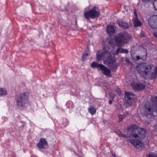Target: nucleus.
I'll list each match as a JSON object with an SVG mask.
<instances>
[{
  "instance_id": "nucleus-1",
  "label": "nucleus",
  "mask_w": 157,
  "mask_h": 157,
  "mask_svg": "<svg viewBox=\"0 0 157 157\" xmlns=\"http://www.w3.org/2000/svg\"><path fill=\"white\" fill-rule=\"evenodd\" d=\"M131 129L130 136L134 137L136 140L129 139L130 142L135 147L138 148H143L144 144L141 141L145 137L146 130L144 128L137 127L135 124L132 126Z\"/></svg>"
},
{
  "instance_id": "nucleus-2",
  "label": "nucleus",
  "mask_w": 157,
  "mask_h": 157,
  "mask_svg": "<svg viewBox=\"0 0 157 157\" xmlns=\"http://www.w3.org/2000/svg\"><path fill=\"white\" fill-rule=\"evenodd\" d=\"M131 38V36L126 32L119 33L115 36V44L118 48L115 53L116 55H117L119 53H121L122 50L121 47L128 43Z\"/></svg>"
},
{
  "instance_id": "nucleus-3",
  "label": "nucleus",
  "mask_w": 157,
  "mask_h": 157,
  "mask_svg": "<svg viewBox=\"0 0 157 157\" xmlns=\"http://www.w3.org/2000/svg\"><path fill=\"white\" fill-rule=\"evenodd\" d=\"M151 101L153 102V104H146L143 109L141 112L148 118H153L157 115V109L156 106L157 103V97L155 96H153L151 98Z\"/></svg>"
},
{
  "instance_id": "nucleus-4",
  "label": "nucleus",
  "mask_w": 157,
  "mask_h": 157,
  "mask_svg": "<svg viewBox=\"0 0 157 157\" xmlns=\"http://www.w3.org/2000/svg\"><path fill=\"white\" fill-rule=\"evenodd\" d=\"M136 69L138 73L142 77L153 79L157 76V68L154 71H152V68L150 65H140L137 67Z\"/></svg>"
},
{
  "instance_id": "nucleus-5",
  "label": "nucleus",
  "mask_w": 157,
  "mask_h": 157,
  "mask_svg": "<svg viewBox=\"0 0 157 157\" xmlns=\"http://www.w3.org/2000/svg\"><path fill=\"white\" fill-rule=\"evenodd\" d=\"M97 7H94L92 9L84 13L85 18L88 20H89L90 18L92 19L96 18L100 15V12L96 10Z\"/></svg>"
},
{
  "instance_id": "nucleus-6",
  "label": "nucleus",
  "mask_w": 157,
  "mask_h": 157,
  "mask_svg": "<svg viewBox=\"0 0 157 157\" xmlns=\"http://www.w3.org/2000/svg\"><path fill=\"white\" fill-rule=\"evenodd\" d=\"M91 67L93 68H99L102 73L106 75H109L110 74V71L104 65L98 63L96 62H94L91 63Z\"/></svg>"
},
{
  "instance_id": "nucleus-7",
  "label": "nucleus",
  "mask_w": 157,
  "mask_h": 157,
  "mask_svg": "<svg viewBox=\"0 0 157 157\" xmlns=\"http://www.w3.org/2000/svg\"><path fill=\"white\" fill-rule=\"evenodd\" d=\"M28 94L24 93L20 96L17 101L18 105L21 107L25 106V104L28 103Z\"/></svg>"
},
{
  "instance_id": "nucleus-8",
  "label": "nucleus",
  "mask_w": 157,
  "mask_h": 157,
  "mask_svg": "<svg viewBox=\"0 0 157 157\" xmlns=\"http://www.w3.org/2000/svg\"><path fill=\"white\" fill-rule=\"evenodd\" d=\"M136 96L128 92H125L124 98L125 103L131 105L135 102Z\"/></svg>"
},
{
  "instance_id": "nucleus-9",
  "label": "nucleus",
  "mask_w": 157,
  "mask_h": 157,
  "mask_svg": "<svg viewBox=\"0 0 157 157\" xmlns=\"http://www.w3.org/2000/svg\"><path fill=\"white\" fill-rule=\"evenodd\" d=\"M148 22L152 28L157 29V15L151 16L148 20Z\"/></svg>"
},
{
  "instance_id": "nucleus-10",
  "label": "nucleus",
  "mask_w": 157,
  "mask_h": 157,
  "mask_svg": "<svg viewBox=\"0 0 157 157\" xmlns=\"http://www.w3.org/2000/svg\"><path fill=\"white\" fill-rule=\"evenodd\" d=\"M109 54V50H104L101 53L99 51L97 53V58L98 60H103L104 59H105L106 57H108Z\"/></svg>"
},
{
  "instance_id": "nucleus-11",
  "label": "nucleus",
  "mask_w": 157,
  "mask_h": 157,
  "mask_svg": "<svg viewBox=\"0 0 157 157\" xmlns=\"http://www.w3.org/2000/svg\"><path fill=\"white\" fill-rule=\"evenodd\" d=\"M117 23L120 27L124 29H128L131 26L132 24L131 23H126V22L120 21H118Z\"/></svg>"
},
{
  "instance_id": "nucleus-12",
  "label": "nucleus",
  "mask_w": 157,
  "mask_h": 157,
  "mask_svg": "<svg viewBox=\"0 0 157 157\" xmlns=\"http://www.w3.org/2000/svg\"><path fill=\"white\" fill-rule=\"evenodd\" d=\"M37 145L40 148H47L48 147L47 141L44 138L41 139Z\"/></svg>"
},
{
  "instance_id": "nucleus-13",
  "label": "nucleus",
  "mask_w": 157,
  "mask_h": 157,
  "mask_svg": "<svg viewBox=\"0 0 157 157\" xmlns=\"http://www.w3.org/2000/svg\"><path fill=\"white\" fill-rule=\"evenodd\" d=\"M105 59H108V64L109 65H112L115 66V65L116 60L110 55L109 53V55L108 57H106Z\"/></svg>"
},
{
  "instance_id": "nucleus-14",
  "label": "nucleus",
  "mask_w": 157,
  "mask_h": 157,
  "mask_svg": "<svg viewBox=\"0 0 157 157\" xmlns=\"http://www.w3.org/2000/svg\"><path fill=\"white\" fill-rule=\"evenodd\" d=\"M145 86L141 83L137 84L134 86L133 88L138 90H143L145 89Z\"/></svg>"
},
{
  "instance_id": "nucleus-15",
  "label": "nucleus",
  "mask_w": 157,
  "mask_h": 157,
  "mask_svg": "<svg viewBox=\"0 0 157 157\" xmlns=\"http://www.w3.org/2000/svg\"><path fill=\"white\" fill-rule=\"evenodd\" d=\"M133 23L136 27L140 26L141 25V22L137 17L133 18Z\"/></svg>"
},
{
  "instance_id": "nucleus-16",
  "label": "nucleus",
  "mask_w": 157,
  "mask_h": 157,
  "mask_svg": "<svg viewBox=\"0 0 157 157\" xmlns=\"http://www.w3.org/2000/svg\"><path fill=\"white\" fill-rule=\"evenodd\" d=\"M107 31L108 34H111L115 31V29L114 26L112 25L107 26Z\"/></svg>"
},
{
  "instance_id": "nucleus-17",
  "label": "nucleus",
  "mask_w": 157,
  "mask_h": 157,
  "mask_svg": "<svg viewBox=\"0 0 157 157\" xmlns=\"http://www.w3.org/2000/svg\"><path fill=\"white\" fill-rule=\"evenodd\" d=\"M132 59L136 60H138L141 59H142L144 60H145L147 58V54L144 52V55L143 56H141V57L140 56H136L135 58H133L132 56Z\"/></svg>"
},
{
  "instance_id": "nucleus-18",
  "label": "nucleus",
  "mask_w": 157,
  "mask_h": 157,
  "mask_svg": "<svg viewBox=\"0 0 157 157\" xmlns=\"http://www.w3.org/2000/svg\"><path fill=\"white\" fill-rule=\"evenodd\" d=\"M7 93L6 89L4 88H1L0 89V95L3 96L6 94Z\"/></svg>"
},
{
  "instance_id": "nucleus-19",
  "label": "nucleus",
  "mask_w": 157,
  "mask_h": 157,
  "mask_svg": "<svg viewBox=\"0 0 157 157\" xmlns=\"http://www.w3.org/2000/svg\"><path fill=\"white\" fill-rule=\"evenodd\" d=\"M89 112L92 114L93 115L95 113L96 110L93 107H91L88 109Z\"/></svg>"
},
{
  "instance_id": "nucleus-20",
  "label": "nucleus",
  "mask_w": 157,
  "mask_h": 157,
  "mask_svg": "<svg viewBox=\"0 0 157 157\" xmlns=\"http://www.w3.org/2000/svg\"><path fill=\"white\" fill-rule=\"evenodd\" d=\"M116 96V92H112L109 94V96L110 98H111V99H113V98H115Z\"/></svg>"
},
{
  "instance_id": "nucleus-21",
  "label": "nucleus",
  "mask_w": 157,
  "mask_h": 157,
  "mask_svg": "<svg viewBox=\"0 0 157 157\" xmlns=\"http://www.w3.org/2000/svg\"><path fill=\"white\" fill-rule=\"evenodd\" d=\"M153 4L155 10L157 11V0H156L153 2Z\"/></svg>"
},
{
  "instance_id": "nucleus-22",
  "label": "nucleus",
  "mask_w": 157,
  "mask_h": 157,
  "mask_svg": "<svg viewBox=\"0 0 157 157\" xmlns=\"http://www.w3.org/2000/svg\"><path fill=\"white\" fill-rule=\"evenodd\" d=\"M124 115H119L118 118L120 121H122L124 117Z\"/></svg>"
},
{
  "instance_id": "nucleus-23",
  "label": "nucleus",
  "mask_w": 157,
  "mask_h": 157,
  "mask_svg": "<svg viewBox=\"0 0 157 157\" xmlns=\"http://www.w3.org/2000/svg\"><path fill=\"white\" fill-rule=\"evenodd\" d=\"M118 135L120 137H128L126 135L123 134L121 132H119L118 134Z\"/></svg>"
},
{
  "instance_id": "nucleus-24",
  "label": "nucleus",
  "mask_w": 157,
  "mask_h": 157,
  "mask_svg": "<svg viewBox=\"0 0 157 157\" xmlns=\"http://www.w3.org/2000/svg\"><path fill=\"white\" fill-rule=\"evenodd\" d=\"M88 54L87 52L84 53L83 54L82 57V61H84L85 60V56H88Z\"/></svg>"
},
{
  "instance_id": "nucleus-25",
  "label": "nucleus",
  "mask_w": 157,
  "mask_h": 157,
  "mask_svg": "<svg viewBox=\"0 0 157 157\" xmlns=\"http://www.w3.org/2000/svg\"><path fill=\"white\" fill-rule=\"evenodd\" d=\"M121 53H128V50L126 49H123L121 48Z\"/></svg>"
},
{
  "instance_id": "nucleus-26",
  "label": "nucleus",
  "mask_w": 157,
  "mask_h": 157,
  "mask_svg": "<svg viewBox=\"0 0 157 157\" xmlns=\"http://www.w3.org/2000/svg\"><path fill=\"white\" fill-rule=\"evenodd\" d=\"M110 100L109 101V103L110 104H112V102L113 101H114V100L113 99H111V98H110Z\"/></svg>"
},
{
  "instance_id": "nucleus-27",
  "label": "nucleus",
  "mask_w": 157,
  "mask_h": 157,
  "mask_svg": "<svg viewBox=\"0 0 157 157\" xmlns=\"http://www.w3.org/2000/svg\"><path fill=\"white\" fill-rule=\"evenodd\" d=\"M134 14L135 15V17H137V13H136V10H135L134 11Z\"/></svg>"
},
{
  "instance_id": "nucleus-28",
  "label": "nucleus",
  "mask_w": 157,
  "mask_h": 157,
  "mask_svg": "<svg viewBox=\"0 0 157 157\" xmlns=\"http://www.w3.org/2000/svg\"><path fill=\"white\" fill-rule=\"evenodd\" d=\"M140 36L142 37L144 36V33H140Z\"/></svg>"
},
{
  "instance_id": "nucleus-29",
  "label": "nucleus",
  "mask_w": 157,
  "mask_h": 157,
  "mask_svg": "<svg viewBox=\"0 0 157 157\" xmlns=\"http://www.w3.org/2000/svg\"><path fill=\"white\" fill-rule=\"evenodd\" d=\"M113 157H117L116 154H113Z\"/></svg>"
},
{
  "instance_id": "nucleus-30",
  "label": "nucleus",
  "mask_w": 157,
  "mask_h": 157,
  "mask_svg": "<svg viewBox=\"0 0 157 157\" xmlns=\"http://www.w3.org/2000/svg\"><path fill=\"white\" fill-rule=\"evenodd\" d=\"M21 122L22 123H24V121H21Z\"/></svg>"
},
{
  "instance_id": "nucleus-31",
  "label": "nucleus",
  "mask_w": 157,
  "mask_h": 157,
  "mask_svg": "<svg viewBox=\"0 0 157 157\" xmlns=\"http://www.w3.org/2000/svg\"><path fill=\"white\" fill-rule=\"evenodd\" d=\"M104 63L105 64V61H104Z\"/></svg>"
}]
</instances>
